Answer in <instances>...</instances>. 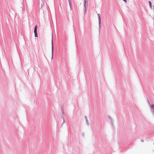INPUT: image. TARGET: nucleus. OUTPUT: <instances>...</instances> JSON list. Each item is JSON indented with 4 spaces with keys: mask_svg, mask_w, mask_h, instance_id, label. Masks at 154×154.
<instances>
[{
    "mask_svg": "<svg viewBox=\"0 0 154 154\" xmlns=\"http://www.w3.org/2000/svg\"><path fill=\"white\" fill-rule=\"evenodd\" d=\"M47 3L46 2H45L44 0H43L42 1V4L41 5V8L43 10H44L45 9V7L47 8Z\"/></svg>",
    "mask_w": 154,
    "mask_h": 154,
    "instance_id": "obj_1",
    "label": "nucleus"
},
{
    "mask_svg": "<svg viewBox=\"0 0 154 154\" xmlns=\"http://www.w3.org/2000/svg\"><path fill=\"white\" fill-rule=\"evenodd\" d=\"M84 7L85 8L84 14H85L86 11V8L88 6V0H84Z\"/></svg>",
    "mask_w": 154,
    "mask_h": 154,
    "instance_id": "obj_2",
    "label": "nucleus"
},
{
    "mask_svg": "<svg viewBox=\"0 0 154 154\" xmlns=\"http://www.w3.org/2000/svg\"><path fill=\"white\" fill-rule=\"evenodd\" d=\"M97 15L98 16V18L99 27L100 28L101 21L100 15L99 14H97Z\"/></svg>",
    "mask_w": 154,
    "mask_h": 154,
    "instance_id": "obj_3",
    "label": "nucleus"
},
{
    "mask_svg": "<svg viewBox=\"0 0 154 154\" xmlns=\"http://www.w3.org/2000/svg\"><path fill=\"white\" fill-rule=\"evenodd\" d=\"M52 57L51 59L53 58V40L52 38Z\"/></svg>",
    "mask_w": 154,
    "mask_h": 154,
    "instance_id": "obj_4",
    "label": "nucleus"
},
{
    "mask_svg": "<svg viewBox=\"0 0 154 154\" xmlns=\"http://www.w3.org/2000/svg\"><path fill=\"white\" fill-rule=\"evenodd\" d=\"M34 33H35V37H37V29H34Z\"/></svg>",
    "mask_w": 154,
    "mask_h": 154,
    "instance_id": "obj_5",
    "label": "nucleus"
},
{
    "mask_svg": "<svg viewBox=\"0 0 154 154\" xmlns=\"http://www.w3.org/2000/svg\"><path fill=\"white\" fill-rule=\"evenodd\" d=\"M149 2V6L150 8L151 9H152V7H153L152 5V3H151V2L150 1H149V2Z\"/></svg>",
    "mask_w": 154,
    "mask_h": 154,
    "instance_id": "obj_6",
    "label": "nucleus"
},
{
    "mask_svg": "<svg viewBox=\"0 0 154 154\" xmlns=\"http://www.w3.org/2000/svg\"><path fill=\"white\" fill-rule=\"evenodd\" d=\"M151 108L153 109V110H154V105H152L151 106Z\"/></svg>",
    "mask_w": 154,
    "mask_h": 154,
    "instance_id": "obj_7",
    "label": "nucleus"
},
{
    "mask_svg": "<svg viewBox=\"0 0 154 154\" xmlns=\"http://www.w3.org/2000/svg\"><path fill=\"white\" fill-rule=\"evenodd\" d=\"M69 5L70 6L71 9V2H69Z\"/></svg>",
    "mask_w": 154,
    "mask_h": 154,
    "instance_id": "obj_8",
    "label": "nucleus"
},
{
    "mask_svg": "<svg viewBox=\"0 0 154 154\" xmlns=\"http://www.w3.org/2000/svg\"><path fill=\"white\" fill-rule=\"evenodd\" d=\"M38 28V26L37 25H35L34 28V29H37Z\"/></svg>",
    "mask_w": 154,
    "mask_h": 154,
    "instance_id": "obj_9",
    "label": "nucleus"
},
{
    "mask_svg": "<svg viewBox=\"0 0 154 154\" xmlns=\"http://www.w3.org/2000/svg\"><path fill=\"white\" fill-rule=\"evenodd\" d=\"M123 1L125 2H126L127 1V0H123Z\"/></svg>",
    "mask_w": 154,
    "mask_h": 154,
    "instance_id": "obj_10",
    "label": "nucleus"
},
{
    "mask_svg": "<svg viewBox=\"0 0 154 154\" xmlns=\"http://www.w3.org/2000/svg\"><path fill=\"white\" fill-rule=\"evenodd\" d=\"M68 2H69H69H71L70 1V0H68Z\"/></svg>",
    "mask_w": 154,
    "mask_h": 154,
    "instance_id": "obj_11",
    "label": "nucleus"
},
{
    "mask_svg": "<svg viewBox=\"0 0 154 154\" xmlns=\"http://www.w3.org/2000/svg\"><path fill=\"white\" fill-rule=\"evenodd\" d=\"M141 141L142 142H144V140H141Z\"/></svg>",
    "mask_w": 154,
    "mask_h": 154,
    "instance_id": "obj_12",
    "label": "nucleus"
}]
</instances>
